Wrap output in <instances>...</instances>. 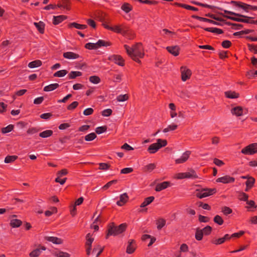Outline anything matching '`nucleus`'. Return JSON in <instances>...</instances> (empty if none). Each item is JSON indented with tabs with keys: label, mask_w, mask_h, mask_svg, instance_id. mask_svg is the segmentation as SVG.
Masks as SVG:
<instances>
[{
	"label": "nucleus",
	"mask_w": 257,
	"mask_h": 257,
	"mask_svg": "<svg viewBox=\"0 0 257 257\" xmlns=\"http://www.w3.org/2000/svg\"><path fill=\"white\" fill-rule=\"evenodd\" d=\"M124 47L128 55L131 57L133 60L137 63H141L140 59L143 58L145 55L144 50L142 43H138L133 45L132 47L124 45Z\"/></svg>",
	"instance_id": "f257e3e1"
},
{
	"label": "nucleus",
	"mask_w": 257,
	"mask_h": 257,
	"mask_svg": "<svg viewBox=\"0 0 257 257\" xmlns=\"http://www.w3.org/2000/svg\"><path fill=\"white\" fill-rule=\"evenodd\" d=\"M126 223H122L118 226H115L114 223H110L108 226L106 238L111 235L116 236L122 233L126 230Z\"/></svg>",
	"instance_id": "f03ea898"
},
{
	"label": "nucleus",
	"mask_w": 257,
	"mask_h": 257,
	"mask_svg": "<svg viewBox=\"0 0 257 257\" xmlns=\"http://www.w3.org/2000/svg\"><path fill=\"white\" fill-rule=\"evenodd\" d=\"M110 31L120 34L130 39H133L134 37V33L126 26L124 25H115L113 27H111Z\"/></svg>",
	"instance_id": "7ed1b4c3"
},
{
	"label": "nucleus",
	"mask_w": 257,
	"mask_h": 257,
	"mask_svg": "<svg viewBox=\"0 0 257 257\" xmlns=\"http://www.w3.org/2000/svg\"><path fill=\"white\" fill-rule=\"evenodd\" d=\"M167 145V141L166 140L158 139L157 142L149 146L147 151L150 154H155L161 148L165 147Z\"/></svg>",
	"instance_id": "20e7f679"
},
{
	"label": "nucleus",
	"mask_w": 257,
	"mask_h": 257,
	"mask_svg": "<svg viewBox=\"0 0 257 257\" xmlns=\"http://www.w3.org/2000/svg\"><path fill=\"white\" fill-rule=\"evenodd\" d=\"M173 178L177 180L184 179H195L198 178V176L194 170L191 169L188 172L176 173L174 175Z\"/></svg>",
	"instance_id": "39448f33"
},
{
	"label": "nucleus",
	"mask_w": 257,
	"mask_h": 257,
	"mask_svg": "<svg viewBox=\"0 0 257 257\" xmlns=\"http://www.w3.org/2000/svg\"><path fill=\"white\" fill-rule=\"evenodd\" d=\"M230 4L236 7L242 9L246 12H248L250 10H257V6H251L241 2L232 1Z\"/></svg>",
	"instance_id": "423d86ee"
},
{
	"label": "nucleus",
	"mask_w": 257,
	"mask_h": 257,
	"mask_svg": "<svg viewBox=\"0 0 257 257\" xmlns=\"http://www.w3.org/2000/svg\"><path fill=\"white\" fill-rule=\"evenodd\" d=\"M241 153L246 155H252L257 153V143L251 144L241 151Z\"/></svg>",
	"instance_id": "0eeeda50"
},
{
	"label": "nucleus",
	"mask_w": 257,
	"mask_h": 257,
	"mask_svg": "<svg viewBox=\"0 0 257 257\" xmlns=\"http://www.w3.org/2000/svg\"><path fill=\"white\" fill-rule=\"evenodd\" d=\"M216 190L215 188H205L201 190L197 193V197L199 198H203L215 194Z\"/></svg>",
	"instance_id": "6e6552de"
},
{
	"label": "nucleus",
	"mask_w": 257,
	"mask_h": 257,
	"mask_svg": "<svg viewBox=\"0 0 257 257\" xmlns=\"http://www.w3.org/2000/svg\"><path fill=\"white\" fill-rule=\"evenodd\" d=\"M89 233L86 236L85 249L87 255H90L91 252V244L94 241V238Z\"/></svg>",
	"instance_id": "1a4fd4ad"
},
{
	"label": "nucleus",
	"mask_w": 257,
	"mask_h": 257,
	"mask_svg": "<svg viewBox=\"0 0 257 257\" xmlns=\"http://www.w3.org/2000/svg\"><path fill=\"white\" fill-rule=\"evenodd\" d=\"M180 71L181 74V79L183 81H186L190 79L192 72L190 69L186 66H182L180 68Z\"/></svg>",
	"instance_id": "9d476101"
},
{
	"label": "nucleus",
	"mask_w": 257,
	"mask_h": 257,
	"mask_svg": "<svg viewBox=\"0 0 257 257\" xmlns=\"http://www.w3.org/2000/svg\"><path fill=\"white\" fill-rule=\"evenodd\" d=\"M108 60L120 66L124 65V60L120 55H112L108 57Z\"/></svg>",
	"instance_id": "9b49d317"
},
{
	"label": "nucleus",
	"mask_w": 257,
	"mask_h": 257,
	"mask_svg": "<svg viewBox=\"0 0 257 257\" xmlns=\"http://www.w3.org/2000/svg\"><path fill=\"white\" fill-rule=\"evenodd\" d=\"M235 181V178L229 175H225L219 177L216 180L217 183H222L223 184L232 183Z\"/></svg>",
	"instance_id": "f8f14e48"
},
{
	"label": "nucleus",
	"mask_w": 257,
	"mask_h": 257,
	"mask_svg": "<svg viewBox=\"0 0 257 257\" xmlns=\"http://www.w3.org/2000/svg\"><path fill=\"white\" fill-rule=\"evenodd\" d=\"M137 248V244L136 241L134 239H130L127 242V245L126 247V252L127 253H133Z\"/></svg>",
	"instance_id": "ddd939ff"
},
{
	"label": "nucleus",
	"mask_w": 257,
	"mask_h": 257,
	"mask_svg": "<svg viewBox=\"0 0 257 257\" xmlns=\"http://www.w3.org/2000/svg\"><path fill=\"white\" fill-rule=\"evenodd\" d=\"M190 154L191 152L190 151H186L182 154L180 158L175 160V163L182 164L185 163L188 159Z\"/></svg>",
	"instance_id": "4468645a"
},
{
	"label": "nucleus",
	"mask_w": 257,
	"mask_h": 257,
	"mask_svg": "<svg viewBox=\"0 0 257 257\" xmlns=\"http://www.w3.org/2000/svg\"><path fill=\"white\" fill-rule=\"evenodd\" d=\"M46 247L44 246L39 245V247L34 249L29 253L30 257H38L40 255L42 251L45 250Z\"/></svg>",
	"instance_id": "2eb2a0df"
},
{
	"label": "nucleus",
	"mask_w": 257,
	"mask_h": 257,
	"mask_svg": "<svg viewBox=\"0 0 257 257\" xmlns=\"http://www.w3.org/2000/svg\"><path fill=\"white\" fill-rule=\"evenodd\" d=\"M246 110L243 109L241 106L234 107L231 110L232 114L236 116L242 115L243 114L246 113Z\"/></svg>",
	"instance_id": "dca6fc26"
},
{
	"label": "nucleus",
	"mask_w": 257,
	"mask_h": 257,
	"mask_svg": "<svg viewBox=\"0 0 257 257\" xmlns=\"http://www.w3.org/2000/svg\"><path fill=\"white\" fill-rule=\"evenodd\" d=\"M166 49L174 56H177L180 53V49L178 46H168L166 47Z\"/></svg>",
	"instance_id": "f3484780"
},
{
	"label": "nucleus",
	"mask_w": 257,
	"mask_h": 257,
	"mask_svg": "<svg viewBox=\"0 0 257 257\" xmlns=\"http://www.w3.org/2000/svg\"><path fill=\"white\" fill-rule=\"evenodd\" d=\"M45 239L55 244H61L63 242L62 238L56 236H46Z\"/></svg>",
	"instance_id": "a211bd4d"
},
{
	"label": "nucleus",
	"mask_w": 257,
	"mask_h": 257,
	"mask_svg": "<svg viewBox=\"0 0 257 257\" xmlns=\"http://www.w3.org/2000/svg\"><path fill=\"white\" fill-rule=\"evenodd\" d=\"M63 56L67 59H76L80 57L79 54L70 51L64 53Z\"/></svg>",
	"instance_id": "6ab92c4d"
},
{
	"label": "nucleus",
	"mask_w": 257,
	"mask_h": 257,
	"mask_svg": "<svg viewBox=\"0 0 257 257\" xmlns=\"http://www.w3.org/2000/svg\"><path fill=\"white\" fill-rule=\"evenodd\" d=\"M170 184V183L168 181H165L162 183H159L156 186L155 190L157 192H160L168 188Z\"/></svg>",
	"instance_id": "aec40b11"
},
{
	"label": "nucleus",
	"mask_w": 257,
	"mask_h": 257,
	"mask_svg": "<svg viewBox=\"0 0 257 257\" xmlns=\"http://www.w3.org/2000/svg\"><path fill=\"white\" fill-rule=\"evenodd\" d=\"M128 197L126 193H123L120 195L119 199L116 202L117 205L121 206L123 205L128 200Z\"/></svg>",
	"instance_id": "412c9836"
},
{
	"label": "nucleus",
	"mask_w": 257,
	"mask_h": 257,
	"mask_svg": "<svg viewBox=\"0 0 257 257\" xmlns=\"http://www.w3.org/2000/svg\"><path fill=\"white\" fill-rule=\"evenodd\" d=\"M57 7H59L61 9H66L67 10H69V8H68V7L67 6H63L62 5H52V4H50V5L46 6V7H45L44 8V9L45 10H54V9H56Z\"/></svg>",
	"instance_id": "4be33fe9"
},
{
	"label": "nucleus",
	"mask_w": 257,
	"mask_h": 257,
	"mask_svg": "<svg viewBox=\"0 0 257 257\" xmlns=\"http://www.w3.org/2000/svg\"><path fill=\"white\" fill-rule=\"evenodd\" d=\"M67 17L64 15L54 16L53 18V24L55 25H58L66 20Z\"/></svg>",
	"instance_id": "5701e85b"
},
{
	"label": "nucleus",
	"mask_w": 257,
	"mask_h": 257,
	"mask_svg": "<svg viewBox=\"0 0 257 257\" xmlns=\"http://www.w3.org/2000/svg\"><path fill=\"white\" fill-rule=\"evenodd\" d=\"M68 27L69 28H75L78 30H84L87 27V25L79 24L75 22L69 24Z\"/></svg>",
	"instance_id": "b1692460"
},
{
	"label": "nucleus",
	"mask_w": 257,
	"mask_h": 257,
	"mask_svg": "<svg viewBox=\"0 0 257 257\" xmlns=\"http://www.w3.org/2000/svg\"><path fill=\"white\" fill-rule=\"evenodd\" d=\"M103 250V247L97 244L94 246L92 251L91 252L92 254H96V257H98Z\"/></svg>",
	"instance_id": "393cba45"
},
{
	"label": "nucleus",
	"mask_w": 257,
	"mask_h": 257,
	"mask_svg": "<svg viewBox=\"0 0 257 257\" xmlns=\"http://www.w3.org/2000/svg\"><path fill=\"white\" fill-rule=\"evenodd\" d=\"M34 25L41 34H43L44 33L45 25L43 22L40 21L38 23L35 22Z\"/></svg>",
	"instance_id": "a878e982"
},
{
	"label": "nucleus",
	"mask_w": 257,
	"mask_h": 257,
	"mask_svg": "<svg viewBox=\"0 0 257 257\" xmlns=\"http://www.w3.org/2000/svg\"><path fill=\"white\" fill-rule=\"evenodd\" d=\"M160 33L161 35L164 37H173L174 35H176L175 33L171 31H169V30L167 29H163L161 32Z\"/></svg>",
	"instance_id": "bb28decb"
},
{
	"label": "nucleus",
	"mask_w": 257,
	"mask_h": 257,
	"mask_svg": "<svg viewBox=\"0 0 257 257\" xmlns=\"http://www.w3.org/2000/svg\"><path fill=\"white\" fill-rule=\"evenodd\" d=\"M22 224V221L18 219H11L10 224L13 228L19 227Z\"/></svg>",
	"instance_id": "cd10ccee"
},
{
	"label": "nucleus",
	"mask_w": 257,
	"mask_h": 257,
	"mask_svg": "<svg viewBox=\"0 0 257 257\" xmlns=\"http://www.w3.org/2000/svg\"><path fill=\"white\" fill-rule=\"evenodd\" d=\"M59 86L58 83H52L44 87V91L46 92L51 91L57 89Z\"/></svg>",
	"instance_id": "c85d7f7f"
},
{
	"label": "nucleus",
	"mask_w": 257,
	"mask_h": 257,
	"mask_svg": "<svg viewBox=\"0 0 257 257\" xmlns=\"http://www.w3.org/2000/svg\"><path fill=\"white\" fill-rule=\"evenodd\" d=\"M42 64V62L41 60H36L30 62L28 64V67L30 68H34L41 66Z\"/></svg>",
	"instance_id": "c756f323"
},
{
	"label": "nucleus",
	"mask_w": 257,
	"mask_h": 257,
	"mask_svg": "<svg viewBox=\"0 0 257 257\" xmlns=\"http://www.w3.org/2000/svg\"><path fill=\"white\" fill-rule=\"evenodd\" d=\"M155 198L154 196H150L149 197L146 198L143 202L141 204V207H145L147 205L151 204L154 200Z\"/></svg>",
	"instance_id": "7c9ffc66"
},
{
	"label": "nucleus",
	"mask_w": 257,
	"mask_h": 257,
	"mask_svg": "<svg viewBox=\"0 0 257 257\" xmlns=\"http://www.w3.org/2000/svg\"><path fill=\"white\" fill-rule=\"evenodd\" d=\"M242 16H239V17L243 18V23L257 25V20L256 21H254L253 20V17H246L243 15H242Z\"/></svg>",
	"instance_id": "2f4dec72"
},
{
	"label": "nucleus",
	"mask_w": 257,
	"mask_h": 257,
	"mask_svg": "<svg viewBox=\"0 0 257 257\" xmlns=\"http://www.w3.org/2000/svg\"><path fill=\"white\" fill-rule=\"evenodd\" d=\"M225 95L229 98H237L239 97V94L234 91H228L225 92Z\"/></svg>",
	"instance_id": "473e14b6"
},
{
	"label": "nucleus",
	"mask_w": 257,
	"mask_h": 257,
	"mask_svg": "<svg viewBox=\"0 0 257 257\" xmlns=\"http://www.w3.org/2000/svg\"><path fill=\"white\" fill-rule=\"evenodd\" d=\"M205 31L210 32L213 33L221 34L223 33V31L218 28H206L204 29Z\"/></svg>",
	"instance_id": "72a5a7b5"
},
{
	"label": "nucleus",
	"mask_w": 257,
	"mask_h": 257,
	"mask_svg": "<svg viewBox=\"0 0 257 257\" xmlns=\"http://www.w3.org/2000/svg\"><path fill=\"white\" fill-rule=\"evenodd\" d=\"M53 133V132L52 130H46L40 133L39 136L43 138H46L51 137Z\"/></svg>",
	"instance_id": "f704fd0d"
},
{
	"label": "nucleus",
	"mask_w": 257,
	"mask_h": 257,
	"mask_svg": "<svg viewBox=\"0 0 257 257\" xmlns=\"http://www.w3.org/2000/svg\"><path fill=\"white\" fill-rule=\"evenodd\" d=\"M18 158V157L16 155L7 156L5 158L4 162L5 163H11L15 162Z\"/></svg>",
	"instance_id": "c9c22d12"
},
{
	"label": "nucleus",
	"mask_w": 257,
	"mask_h": 257,
	"mask_svg": "<svg viewBox=\"0 0 257 257\" xmlns=\"http://www.w3.org/2000/svg\"><path fill=\"white\" fill-rule=\"evenodd\" d=\"M178 127V125L175 123H172L171 124L169 125L167 127L165 128L163 132L164 133L169 132L170 131H173L176 130Z\"/></svg>",
	"instance_id": "e433bc0d"
},
{
	"label": "nucleus",
	"mask_w": 257,
	"mask_h": 257,
	"mask_svg": "<svg viewBox=\"0 0 257 257\" xmlns=\"http://www.w3.org/2000/svg\"><path fill=\"white\" fill-rule=\"evenodd\" d=\"M82 75V72L80 71H71L68 74V77L69 79H72L76 77L81 76Z\"/></svg>",
	"instance_id": "4c0bfd02"
},
{
	"label": "nucleus",
	"mask_w": 257,
	"mask_h": 257,
	"mask_svg": "<svg viewBox=\"0 0 257 257\" xmlns=\"http://www.w3.org/2000/svg\"><path fill=\"white\" fill-rule=\"evenodd\" d=\"M53 255L56 257H70V254L66 252L61 251H55Z\"/></svg>",
	"instance_id": "58836bf2"
},
{
	"label": "nucleus",
	"mask_w": 257,
	"mask_h": 257,
	"mask_svg": "<svg viewBox=\"0 0 257 257\" xmlns=\"http://www.w3.org/2000/svg\"><path fill=\"white\" fill-rule=\"evenodd\" d=\"M203 233L201 229H197L195 232V237L197 240H201L203 238Z\"/></svg>",
	"instance_id": "ea45409f"
},
{
	"label": "nucleus",
	"mask_w": 257,
	"mask_h": 257,
	"mask_svg": "<svg viewBox=\"0 0 257 257\" xmlns=\"http://www.w3.org/2000/svg\"><path fill=\"white\" fill-rule=\"evenodd\" d=\"M96 45L97 46V49H98V48H100L102 46H105V47L109 46L110 45V43L108 42H106V41H105L102 40H99L96 42Z\"/></svg>",
	"instance_id": "a19ab883"
},
{
	"label": "nucleus",
	"mask_w": 257,
	"mask_h": 257,
	"mask_svg": "<svg viewBox=\"0 0 257 257\" xmlns=\"http://www.w3.org/2000/svg\"><path fill=\"white\" fill-rule=\"evenodd\" d=\"M255 183V179L253 177L248 178V179L246 181L245 185L247 188H251Z\"/></svg>",
	"instance_id": "79ce46f5"
},
{
	"label": "nucleus",
	"mask_w": 257,
	"mask_h": 257,
	"mask_svg": "<svg viewBox=\"0 0 257 257\" xmlns=\"http://www.w3.org/2000/svg\"><path fill=\"white\" fill-rule=\"evenodd\" d=\"M67 73V71L66 70H61L55 72L53 76L54 77H62L65 76Z\"/></svg>",
	"instance_id": "37998d69"
},
{
	"label": "nucleus",
	"mask_w": 257,
	"mask_h": 257,
	"mask_svg": "<svg viewBox=\"0 0 257 257\" xmlns=\"http://www.w3.org/2000/svg\"><path fill=\"white\" fill-rule=\"evenodd\" d=\"M213 221L215 223L219 225H222L224 222L222 218L218 215H216V216H214L213 218Z\"/></svg>",
	"instance_id": "c03bdc74"
},
{
	"label": "nucleus",
	"mask_w": 257,
	"mask_h": 257,
	"mask_svg": "<svg viewBox=\"0 0 257 257\" xmlns=\"http://www.w3.org/2000/svg\"><path fill=\"white\" fill-rule=\"evenodd\" d=\"M178 5L180 7L183 8L186 10H191V11H197L198 10L197 8H195V7H192V6H189L188 5L182 4H179Z\"/></svg>",
	"instance_id": "a18cd8bd"
},
{
	"label": "nucleus",
	"mask_w": 257,
	"mask_h": 257,
	"mask_svg": "<svg viewBox=\"0 0 257 257\" xmlns=\"http://www.w3.org/2000/svg\"><path fill=\"white\" fill-rule=\"evenodd\" d=\"M57 212V208L55 207H51L49 210H47L45 212L46 216H50L53 214L56 213Z\"/></svg>",
	"instance_id": "49530a36"
},
{
	"label": "nucleus",
	"mask_w": 257,
	"mask_h": 257,
	"mask_svg": "<svg viewBox=\"0 0 257 257\" xmlns=\"http://www.w3.org/2000/svg\"><path fill=\"white\" fill-rule=\"evenodd\" d=\"M89 80L90 82L93 84H98L100 82V78L95 75L90 76Z\"/></svg>",
	"instance_id": "de8ad7c7"
},
{
	"label": "nucleus",
	"mask_w": 257,
	"mask_h": 257,
	"mask_svg": "<svg viewBox=\"0 0 257 257\" xmlns=\"http://www.w3.org/2000/svg\"><path fill=\"white\" fill-rule=\"evenodd\" d=\"M96 138V135L94 133H91L85 136L86 141H91Z\"/></svg>",
	"instance_id": "09e8293b"
},
{
	"label": "nucleus",
	"mask_w": 257,
	"mask_h": 257,
	"mask_svg": "<svg viewBox=\"0 0 257 257\" xmlns=\"http://www.w3.org/2000/svg\"><path fill=\"white\" fill-rule=\"evenodd\" d=\"M201 230L202 231L203 234L205 235H208L211 232L212 227L210 226L207 225L204 227L202 229H201Z\"/></svg>",
	"instance_id": "8fccbe9b"
},
{
	"label": "nucleus",
	"mask_w": 257,
	"mask_h": 257,
	"mask_svg": "<svg viewBox=\"0 0 257 257\" xmlns=\"http://www.w3.org/2000/svg\"><path fill=\"white\" fill-rule=\"evenodd\" d=\"M128 99V96L127 94H120L117 96L116 100L118 102H123Z\"/></svg>",
	"instance_id": "3c124183"
},
{
	"label": "nucleus",
	"mask_w": 257,
	"mask_h": 257,
	"mask_svg": "<svg viewBox=\"0 0 257 257\" xmlns=\"http://www.w3.org/2000/svg\"><path fill=\"white\" fill-rule=\"evenodd\" d=\"M121 9L125 13H127L132 10L131 5L127 3H125L122 5Z\"/></svg>",
	"instance_id": "603ef678"
},
{
	"label": "nucleus",
	"mask_w": 257,
	"mask_h": 257,
	"mask_svg": "<svg viewBox=\"0 0 257 257\" xmlns=\"http://www.w3.org/2000/svg\"><path fill=\"white\" fill-rule=\"evenodd\" d=\"M225 241L223 237L214 239L211 241V242L215 245H219L223 243Z\"/></svg>",
	"instance_id": "864d4df0"
},
{
	"label": "nucleus",
	"mask_w": 257,
	"mask_h": 257,
	"mask_svg": "<svg viewBox=\"0 0 257 257\" xmlns=\"http://www.w3.org/2000/svg\"><path fill=\"white\" fill-rule=\"evenodd\" d=\"M85 48L89 50H93L97 49V46L96 43H88L85 45Z\"/></svg>",
	"instance_id": "5fc2aeb1"
},
{
	"label": "nucleus",
	"mask_w": 257,
	"mask_h": 257,
	"mask_svg": "<svg viewBox=\"0 0 257 257\" xmlns=\"http://www.w3.org/2000/svg\"><path fill=\"white\" fill-rule=\"evenodd\" d=\"M14 128V126L12 124H10L5 127L2 129V133L6 134L11 132Z\"/></svg>",
	"instance_id": "6e6d98bb"
},
{
	"label": "nucleus",
	"mask_w": 257,
	"mask_h": 257,
	"mask_svg": "<svg viewBox=\"0 0 257 257\" xmlns=\"http://www.w3.org/2000/svg\"><path fill=\"white\" fill-rule=\"evenodd\" d=\"M224 17L227 18V19H230L231 20H233L236 22H242V23L243 22V17L238 18V17H231V16H227V15L224 16Z\"/></svg>",
	"instance_id": "4d7b16f0"
},
{
	"label": "nucleus",
	"mask_w": 257,
	"mask_h": 257,
	"mask_svg": "<svg viewBox=\"0 0 257 257\" xmlns=\"http://www.w3.org/2000/svg\"><path fill=\"white\" fill-rule=\"evenodd\" d=\"M106 130L107 127L106 126H98L96 128L95 132L97 134H101L106 132Z\"/></svg>",
	"instance_id": "13d9d810"
},
{
	"label": "nucleus",
	"mask_w": 257,
	"mask_h": 257,
	"mask_svg": "<svg viewBox=\"0 0 257 257\" xmlns=\"http://www.w3.org/2000/svg\"><path fill=\"white\" fill-rule=\"evenodd\" d=\"M221 211L225 215L231 214L232 212V209L227 206H224V207H222V209H221Z\"/></svg>",
	"instance_id": "bf43d9fd"
},
{
	"label": "nucleus",
	"mask_w": 257,
	"mask_h": 257,
	"mask_svg": "<svg viewBox=\"0 0 257 257\" xmlns=\"http://www.w3.org/2000/svg\"><path fill=\"white\" fill-rule=\"evenodd\" d=\"M166 224V221L163 219H160L158 220L157 222V228L158 229H161L163 228Z\"/></svg>",
	"instance_id": "052dcab7"
},
{
	"label": "nucleus",
	"mask_w": 257,
	"mask_h": 257,
	"mask_svg": "<svg viewBox=\"0 0 257 257\" xmlns=\"http://www.w3.org/2000/svg\"><path fill=\"white\" fill-rule=\"evenodd\" d=\"M156 165L154 163H151L145 166V169L148 172H151L156 168Z\"/></svg>",
	"instance_id": "680f3d73"
},
{
	"label": "nucleus",
	"mask_w": 257,
	"mask_h": 257,
	"mask_svg": "<svg viewBox=\"0 0 257 257\" xmlns=\"http://www.w3.org/2000/svg\"><path fill=\"white\" fill-rule=\"evenodd\" d=\"M78 105V102L77 101H73L72 103L67 106V108L68 110H73L76 108Z\"/></svg>",
	"instance_id": "e2e57ef3"
},
{
	"label": "nucleus",
	"mask_w": 257,
	"mask_h": 257,
	"mask_svg": "<svg viewBox=\"0 0 257 257\" xmlns=\"http://www.w3.org/2000/svg\"><path fill=\"white\" fill-rule=\"evenodd\" d=\"M248 198V195L244 192L240 193L239 195V199L242 201H247Z\"/></svg>",
	"instance_id": "0e129e2a"
},
{
	"label": "nucleus",
	"mask_w": 257,
	"mask_h": 257,
	"mask_svg": "<svg viewBox=\"0 0 257 257\" xmlns=\"http://www.w3.org/2000/svg\"><path fill=\"white\" fill-rule=\"evenodd\" d=\"M189 247L186 243H183L181 245L180 247V252H186L188 251Z\"/></svg>",
	"instance_id": "69168bd1"
},
{
	"label": "nucleus",
	"mask_w": 257,
	"mask_h": 257,
	"mask_svg": "<svg viewBox=\"0 0 257 257\" xmlns=\"http://www.w3.org/2000/svg\"><path fill=\"white\" fill-rule=\"evenodd\" d=\"M112 112V111L111 109L108 108L103 110L102 111L101 114L104 116H109L111 114Z\"/></svg>",
	"instance_id": "338daca9"
},
{
	"label": "nucleus",
	"mask_w": 257,
	"mask_h": 257,
	"mask_svg": "<svg viewBox=\"0 0 257 257\" xmlns=\"http://www.w3.org/2000/svg\"><path fill=\"white\" fill-rule=\"evenodd\" d=\"M213 163L218 167H221L224 165V163L222 161L217 158H214L213 159Z\"/></svg>",
	"instance_id": "774afa93"
}]
</instances>
